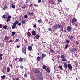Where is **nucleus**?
Wrapping results in <instances>:
<instances>
[{"mask_svg": "<svg viewBox=\"0 0 80 80\" xmlns=\"http://www.w3.org/2000/svg\"><path fill=\"white\" fill-rule=\"evenodd\" d=\"M28 50L29 51H30L31 50H32V47L31 46H29L28 47Z\"/></svg>", "mask_w": 80, "mask_h": 80, "instance_id": "10", "label": "nucleus"}, {"mask_svg": "<svg viewBox=\"0 0 80 80\" xmlns=\"http://www.w3.org/2000/svg\"><path fill=\"white\" fill-rule=\"evenodd\" d=\"M10 18H8L7 19V22H9V21H10Z\"/></svg>", "mask_w": 80, "mask_h": 80, "instance_id": "40", "label": "nucleus"}, {"mask_svg": "<svg viewBox=\"0 0 80 80\" xmlns=\"http://www.w3.org/2000/svg\"><path fill=\"white\" fill-rule=\"evenodd\" d=\"M61 57L62 59H63L64 58H65V55H61Z\"/></svg>", "mask_w": 80, "mask_h": 80, "instance_id": "31", "label": "nucleus"}, {"mask_svg": "<svg viewBox=\"0 0 80 80\" xmlns=\"http://www.w3.org/2000/svg\"><path fill=\"white\" fill-rule=\"evenodd\" d=\"M33 27L34 28H36V25H34Z\"/></svg>", "mask_w": 80, "mask_h": 80, "instance_id": "56", "label": "nucleus"}, {"mask_svg": "<svg viewBox=\"0 0 80 80\" xmlns=\"http://www.w3.org/2000/svg\"><path fill=\"white\" fill-rule=\"evenodd\" d=\"M29 2V0H26V1L25 3L27 4V3H28V2Z\"/></svg>", "mask_w": 80, "mask_h": 80, "instance_id": "38", "label": "nucleus"}, {"mask_svg": "<svg viewBox=\"0 0 80 80\" xmlns=\"http://www.w3.org/2000/svg\"><path fill=\"white\" fill-rule=\"evenodd\" d=\"M43 69H46V68H47V67H46V66L45 65L43 66Z\"/></svg>", "mask_w": 80, "mask_h": 80, "instance_id": "37", "label": "nucleus"}, {"mask_svg": "<svg viewBox=\"0 0 80 80\" xmlns=\"http://www.w3.org/2000/svg\"><path fill=\"white\" fill-rule=\"evenodd\" d=\"M68 67L69 70H72V66L70 65V64H68Z\"/></svg>", "mask_w": 80, "mask_h": 80, "instance_id": "4", "label": "nucleus"}, {"mask_svg": "<svg viewBox=\"0 0 80 80\" xmlns=\"http://www.w3.org/2000/svg\"><path fill=\"white\" fill-rule=\"evenodd\" d=\"M15 23V25H17L18 24V21H16L15 22V23Z\"/></svg>", "mask_w": 80, "mask_h": 80, "instance_id": "25", "label": "nucleus"}, {"mask_svg": "<svg viewBox=\"0 0 80 80\" xmlns=\"http://www.w3.org/2000/svg\"><path fill=\"white\" fill-rule=\"evenodd\" d=\"M34 6H35V7H38V5H34Z\"/></svg>", "mask_w": 80, "mask_h": 80, "instance_id": "60", "label": "nucleus"}, {"mask_svg": "<svg viewBox=\"0 0 80 80\" xmlns=\"http://www.w3.org/2000/svg\"><path fill=\"white\" fill-rule=\"evenodd\" d=\"M46 57V55L44 54H42V58H44V57Z\"/></svg>", "mask_w": 80, "mask_h": 80, "instance_id": "18", "label": "nucleus"}, {"mask_svg": "<svg viewBox=\"0 0 80 80\" xmlns=\"http://www.w3.org/2000/svg\"><path fill=\"white\" fill-rule=\"evenodd\" d=\"M15 35V32H12V35H13V36H14Z\"/></svg>", "mask_w": 80, "mask_h": 80, "instance_id": "29", "label": "nucleus"}, {"mask_svg": "<svg viewBox=\"0 0 80 80\" xmlns=\"http://www.w3.org/2000/svg\"><path fill=\"white\" fill-rule=\"evenodd\" d=\"M21 68H22V69H23V66H21Z\"/></svg>", "mask_w": 80, "mask_h": 80, "instance_id": "58", "label": "nucleus"}, {"mask_svg": "<svg viewBox=\"0 0 80 80\" xmlns=\"http://www.w3.org/2000/svg\"><path fill=\"white\" fill-rule=\"evenodd\" d=\"M0 57H3V54H0Z\"/></svg>", "mask_w": 80, "mask_h": 80, "instance_id": "57", "label": "nucleus"}, {"mask_svg": "<svg viewBox=\"0 0 80 80\" xmlns=\"http://www.w3.org/2000/svg\"><path fill=\"white\" fill-rule=\"evenodd\" d=\"M76 44H77V45H78V44H79V43H78V42L77 41H76Z\"/></svg>", "mask_w": 80, "mask_h": 80, "instance_id": "51", "label": "nucleus"}, {"mask_svg": "<svg viewBox=\"0 0 80 80\" xmlns=\"http://www.w3.org/2000/svg\"><path fill=\"white\" fill-rule=\"evenodd\" d=\"M28 34L29 37H31V36H32V35L30 32H28Z\"/></svg>", "mask_w": 80, "mask_h": 80, "instance_id": "28", "label": "nucleus"}, {"mask_svg": "<svg viewBox=\"0 0 80 80\" xmlns=\"http://www.w3.org/2000/svg\"><path fill=\"white\" fill-rule=\"evenodd\" d=\"M9 67H11V68H12V65L10 64H9Z\"/></svg>", "mask_w": 80, "mask_h": 80, "instance_id": "45", "label": "nucleus"}, {"mask_svg": "<svg viewBox=\"0 0 80 80\" xmlns=\"http://www.w3.org/2000/svg\"><path fill=\"white\" fill-rule=\"evenodd\" d=\"M75 26L76 27H77V26H78V25H77V24H75Z\"/></svg>", "mask_w": 80, "mask_h": 80, "instance_id": "64", "label": "nucleus"}, {"mask_svg": "<svg viewBox=\"0 0 80 80\" xmlns=\"http://www.w3.org/2000/svg\"><path fill=\"white\" fill-rule=\"evenodd\" d=\"M66 43H70V41L68 40L67 39Z\"/></svg>", "mask_w": 80, "mask_h": 80, "instance_id": "32", "label": "nucleus"}, {"mask_svg": "<svg viewBox=\"0 0 80 80\" xmlns=\"http://www.w3.org/2000/svg\"><path fill=\"white\" fill-rule=\"evenodd\" d=\"M61 31H63V28H61Z\"/></svg>", "mask_w": 80, "mask_h": 80, "instance_id": "49", "label": "nucleus"}, {"mask_svg": "<svg viewBox=\"0 0 80 80\" xmlns=\"http://www.w3.org/2000/svg\"><path fill=\"white\" fill-rule=\"evenodd\" d=\"M41 2H42V1L41 0H38V2L39 3H41Z\"/></svg>", "mask_w": 80, "mask_h": 80, "instance_id": "42", "label": "nucleus"}, {"mask_svg": "<svg viewBox=\"0 0 80 80\" xmlns=\"http://www.w3.org/2000/svg\"><path fill=\"white\" fill-rule=\"evenodd\" d=\"M22 53H23V52H24V54L25 55L26 54V51H27V49H26V48L25 47H23L22 48Z\"/></svg>", "mask_w": 80, "mask_h": 80, "instance_id": "1", "label": "nucleus"}, {"mask_svg": "<svg viewBox=\"0 0 80 80\" xmlns=\"http://www.w3.org/2000/svg\"><path fill=\"white\" fill-rule=\"evenodd\" d=\"M12 42V40H10L9 41V43H10V42Z\"/></svg>", "mask_w": 80, "mask_h": 80, "instance_id": "62", "label": "nucleus"}, {"mask_svg": "<svg viewBox=\"0 0 80 80\" xmlns=\"http://www.w3.org/2000/svg\"><path fill=\"white\" fill-rule=\"evenodd\" d=\"M18 25H19V26H20V25H21V23H19L18 24Z\"/></svg>", "mask_w": 80, "mask_h": 80, "instance_id": "61", "label": "nucleus"}, {"mask_svg": "<svg viewBox=\"0 0 80 80\" xmlns=\"http://www.w3.org/2000/svg\"><path fill=\"white\" fill-rule=\"evenodd\" d=\"M46 70L48 72H50V69L48 68H46Z\"/></svg>", "mask_w": 80, "mask_h": 80, "instance_id": "21", "label": "nucleus"}, {"mask_svg": "<svg viewBox=\"0 0 80 80\" xmlns=\"http://www.w3.org/2000/svg\"><path fill=\"white\" fill-rule=\"evenodd\" d=\"M59 68H60V69H62V66H60L59 67Z\"/></svg>", "mask_w": 80, "mask_h": 80, "instance_id": "43", "label": "nucleus"}, {"mask_svg": "<svg viewBox=\"0 0 80 80\" xmlns=\"http://www.w3.org/2000/svg\"><path fill=\"white\" fill-rule=\"evenodd\" d=\"M25 21H22V24H24V23H25Z\"/></svg>", "mask_w": 80, "mask_h": 80, "instance_id": "50", "label": "nucleus"}, {"mask_svg": "<svg viewBox=\"0 0 80 80\" xmlns=\"http://www.w3.org/2000/svg\"><path fill=\"white\" fill-rule=\"evenodd\" d=\"M16 80H20V79H19V78H16Z\"/></svg>", "mask_w": 80, "mask_h": 80, "instance_id": "52", "label": "nucleus"}, {"mask_svg": "<svg viewBox=\"0 0 80 80\" xmlns=\"http://www.w3.org/2000/svg\"><path fill=\"white\" fill-rule=\"evenodd\" d=\"M31 47H33V44H31Z\"/></svg>", "mask_w": 80, "mask_h": 80, "instance_id": "63", "label": "nucleus"}, {"mask_svg": "<svg viewBox=\"0 0 80 80\" xmlns=\"http://www.w3.org/2000/svg\"><path fill=\"white\" fill-rule=\"evenodd\" d=\"M38 22H39V23H42L41 19L38 20Z\"/></svg>", "mask_w": 80, "mask_h": 80, "instance_id": "30", "label": "nucleus"}, {"mask_svg": "<svg viewBox=\"0 0 80 80\" xmlns=\"http://www.w3.org/2000/svg\"><path fill=\"white\" fill-rule=\"evenodd\" d=\"M24 60L23 58H20L19 59V61H20V62H22V61H23Z\"/></svg>", "mask_w": 80, "mask_h": 80, "instance_id": "23", "label": "nucleus"}, {"mask_svg": "<svg viewBox=\"0 0 80 80\" xmlns=\"http://www.w3.org/2000/svg\"><path fill=\"white\" fill-rule=\"evenodd\" d=\"M32 34L33 35H36V33H35V31H32Z\"/></svg>", "mask_w": 80, "mask_h": 80, "instance_id": "13", "label": "nucleus"}, {"mask_svg": "<svg viewBox=\"0 0 80 80\" xmlns=\"http://www.w3.org/2000/svg\"><path fill=\"white\" fill-rule=\"evenodd\" d=\"M50 52H51V53H54V50H52V49H51L50 50Z\"/></svg>", "mask_w": 80, "mask_h": 80, "instance_id": "26", "label": "nucleus"}, {"mask_svg": "<svg viewBox=\"0 0 80 80\" xmlns=\"http://www.w3.org/2000/svg\"><path fill=\"white\" fill-rule=\"evenodd\" d=\"M64 66L65 68H67L68 67V65L66 63H64Z\"/></svg>", "mask_w": 80, "mask_h": 80, "instance_id": "14", "label": "nucleus"}, {"mask_svg": "<svg viewBox=\"0 0 80 80\" xmlns=\"http://www.w3.org/2000/svg\"><path fill=\"white\" fill-rule=\"evenodd\" d=\"M5 40H7V41H8V40H9V38L7 36H6L5 38Z\"/></svg>", "mask_w": 80, "mask_h": 80, "instance_id": "11", "label": "nucleus"}, {"mask_svg": "<svg viewBox=\"0 0 80 80\" xmlns=\"http://www.w3.org/2000/svg\"><path fill=\"white\" fill-rule=\"evenodd\" d=\"M54 28H55L56 30H57L58 28V25L55 24L53 27Z\"/></svg>", "mask_w": 80, "mask_h": 80, "instance_id": "9", "label": "nucleus"}, {"mask_svg": "<svg viewBox=\"0 0 80 80\" xmlns=\"http://www.w3.org/2000/svg\"><path fill=\"white\" fill-rule=\"evenodd\" d=\"M2 24H0V28H2Z\"/></svg>", "mask_w": 80, "mask_h": 80, "instance_id": "53", "label": "nucleus"}, {"mask_svg": "<svg viewBox=\"0 0 80 80\" xmlns=\"http://www.w3.org/2000/svg\"><path fill=\"white\" fill-rule=\"evenodd\" d=\"M58 28H60L61 27H60V24L58 25Z\"/></svg>", "mask_w": 80, "mask_h": 80, "instance_id": "35", "label": "nucleus"}, {"mask_svg": "<svg viewBox=\"0 0 80 80\" xmlns=\"http://www.w3.org/2000/svg\"><path fill=\"white\" fill-rule=\"evenodd\" d=\"M16 47H17V48H19L20 47V46H19V45H17V46Z\"/></svg>", "mask_w": 80, "mask_h": 80, "instance_id": "48", "label": "nucleus"}, {"mask_svg": "<svg viewBox=\"0 0 80 80\" xmlns=\"http://www.w3.org/2000/svg\"><path fill=\"white\" fill-rule=\"evenodd\" d=\"M5 15H3V16H2V18H5Z\"/></svg>", "mask_w": 80, "mask_h": 80, "instance_id": "44", "label": "nucleus"}, {"mask_svg": "<svg viewBox=\"0 0 80 80\" xmlns=\"http://www.w3.org/2000/svg\"><path fill=\"white\" fill-rule=\"evenodd\" d=\"M7 8V6L6 5H5L4 6V7L3 8V10H6Z\"/></svg>", "mask_w": 80, "mask_h": 80, "instance_id": "20", "label": "nucleus"}, {"mask_svg": "<svg viewBox=\"0 0 80 80\" xmlns=\"http://www.w3.org/2000/svg\"><path fill=\"white\" fill-rule=\"evenodd\" d=\"M67 29L68 30V31H71V30H72L70 26H68V27Z\"/></svg>", "mask_w": 80, "mask_h": 80, "instance_id": "15", "label": "nucleus"}, {"mask_svg": "<svg viewBox=\"0 0 80 80\" xmlns=\"http://www.w3.org/2000/svg\"><path fill=\"white\" fill-rule=\"evenodd\" d=\"M27 76H28V75L27 74V73H25L24 74V77H27Z\"/></svg>", "mask_w": 80, "mask_h": 80, "instance_id": "36", "label": "nucleus"}, {"mask_svg": "<svg viewBox=\"0 0 80 80\" xmlns=\"http://www.w3.org/2000/svg\"><path fill=\"white\" fill-rule=\"evenodd\" d=\"M69 38L70 39V40H72L73 39V37L72 36H69Z\"/></svg>", "mask_w": 80, "mask_h": 80, "instance_id": "12", "label": "nucleus"}, {"mask_svg": "<svg viewBox=\"0 0 80 80\" xmlns=\"http://www.w3.org/2000/svg\"><path fill=\"white\" fill-rule=\"evenodd\" d=\"M15 27H16V25L15 23H13V25L12 26V29H15Z\"/></svg>", "mask_w": 80, "mask_h": 80, "instance_id": "6", "label": "nucleus"}, {"mask_svg": "<svg viewBox=\"0 0 80 80\" xmlns=\"http://www.w3.org/2000/svg\"><path fill=\"white\" fill-rule=\"evenodd\" d=\"M51 2L52 4H54L55 3V1H51Z\"/></svg>", "mask_w": 80, "mask_h": 80, "instance_id": "27", "label": "nucleus"}, {"mask_svg": "<svg viewBox=\"0 0 80 80\" xmlns=\"http://www.w3.org/2000/svg\"><path fill=\"white\" fill-rule=\"evenodd\" d=\"M28 15H32V16H35V14L33 12H30L28 13Z\"/></svg>", "mask_w": 80, "mask_h": 80, "instance_id": "3", "label": "nucleus"}, {"mask_svg": "<svg viewBox=\"0 0 80 80\" xmlns=\"http://www.w3.org/2000/svg\"><path fill=\"white\" fill-rule=\"evenodd\" d=\"M39 80H43V78H42V77H41V78H39Z\"/></svg>", "mask_w": 80, "mask_h": 80, "instance_id": "41", "label": "nucleus"}, {"mask_svg": "<svg viewBox=\"0 0 80 80\" xmlns=\"http://www.w3.org/2000/svg\"><path fill=\"white\" fill-rule=\"evenodd\" d=\"M1 78H2V79H5V75H4L1 76Z\"/></svg>", "mask_w": 80, "mask_h": 80, "instance_id": "24", "label": "nucleus"}, {"mask_svg": "<svg viewBox=\"0 0 80 80\" xmlns=\"http://www.w3.org/2000/svg\"><path fill=\"white\" fill-rule=\"evenodd\" d=\"M36 59H37V61L38 62L39 61H40V60H41V59H42V58L38 56L37 58Z\"/></svg>", "mask_w": 80, "mask_h": 80, "instance_id": "7", "label": "nucleus"}, {"mask_svg": "<svg viewBox=\"0 0 80 80\" xmlns=\"http://www.w3.org/2000/svg\"><path fill=\"white\" fill-rule=\"evenodd\" d=\"M10 71V68L9 67L7 68V72H9Z\"/></svg>", "mask_w": 80, "mask_h": 80, "instance_id": "17", "label": "nucleus"}, {"mask_svg": "<svg viewBox=\"0 0 80 80\" xmlns=\"http://www.w3.org/2000/svg\"><path fill=\"white\" fill-rule=\"evenodd\" d=\"M48 30L49 31H51L52 30V28H49L48 29Z\"/></svg>", "mask_w": 80, "mask_h": 80, "instance_id": "54", "label": "nucleus"}, {"mask_svg": "<svg viewBox=\"0 0 80 80\" xmlns=\"http://www.w3.org/2000/svg\"><path fill=\"white\" fill-rule=\"evenodd\" d=\"M16 43H18L19 42L20 40L18 39H16Z\"/></svg>", "mask_w": 80, "mask_h": 80, "instance_id": "33", "label": "nucleus"}, {"mask_svg": "<svg viewBox=\"0 0 80 80\" xmlns=\"http://www.w3.org/2000/svg\"><path fill=\"white\" fill-rule=\"evenodd\" d=\"M8 18H11V16H9L8 17Z\"/></svg>", "mask_w": 80, "mask_h": 80, "instance_id": "59", "label": "nucleus"}, {"mask_svg": "<svg viewBox=\"0 0 80 80\" xmlns=\"http://www.w3.org/2000/svg\"><path fill=\"white\" fill-rule=\"evenodd\" d=\"M64 32H67V29H66V28L64 29Z\"/></svg>", "mask_w": 80, "mask_h": 80, "instance_id": "46", "label": "nucleus"}, {"mask_svg": "<svg viewBox=\"0 0 80 80\" xmlns=\"http://www.w3.org/2000/svg\"><path fill=\"white\" fill-rule=\"evenodd\" d=\"M7 28H8V27H7V25H5L3 27V28H4V29H7Z\"/></svg>", "mask_w": 80, "mask_h": 80, "instance_id": "22", "label": "nucleus"}, {"mask_svg": "<svg viewBox=\"0 0 80 80\" xmlns=\"http://www.w3.org/2000/svg\"><path fill=\"white\" fill-rule=\"evenodd\" d=\"M77 22V19L76 18H73L72 19V23L73 25Z\"/></svg>", "mask_w": 80, "mask_h": 80, "instance_id": "2", "label": "nucleus"}, {"mask_svg": "<svg viewBox=\"0 0 80 80\" xmlns=\"http://www.w3.org/2000/svg\"><path fill=\"white\" fill-rule=\"evenodd\" d=\"M69 45H68V44H66V46L65 47V49H67V48H68V46Z\"/></svg>", "mask_w": 80, "mask_h": 80, "instance_id": "19", "label": "nucleus"}, {"mask_svg": "<svg viewBox=\"0 0 80 80\" xmlns=\"http://www.w3.org/2000/svg\"><path fill=\"white\" fill-rule=\"evenodd\" d=\"M11 7H12V8H15V5L12 4L11 5Z\"/></svg>", "mask_w": 80, "mask_h": 80, "instance_id": "16", "label": "nucleus"}, {"mask_svg": "<svg viewBox=\"0 0 80 80\" xmlns=\"http://www.w3.org/2000/svg\"><path fill=\"white\" fill-rule=\"evenodd\" d=\"M74 50L75 51V52H76V51H77V48H74Z\"/></svg>", "mask_w": 80, "mask_h": 80, "instance_id": "47", "label": "nucleus"}, {"mask_svg": "<svg viewBox=\"0 0 80 80\" xmlns=\"http://www.w3.org/2000/svg\"><path fill=\"white\" fill-rule=\"evenodd\" d=\"M58 1L59 2H62V0H58Z\"/></svg>", "mask_w": 80, "mask_h": 80, "instance_id": "55", "label": "nucleus"}, {"mask_svg": "<svg viewBox=\"0 0 80 80\" xmlns=\"http://www.w3.org/2000/svg\"><path fill=\"white\" fill-rule=\"evenodd\" d=\"M62 62H65V61H66V60H67V59H65V58H62Z\"/></svg>", "mask_w": 80, "mask_h": 80, "instance_id": "34", "label": "nucleus"}, {"mask_svg": "<svg viewBox=\"0 0 80 80\" xmlns=\"http://www.w3.org/2000/svg\"><path fill=\"white\" fill-rule=\"evenodd\" d=\"M24 18H28V16L27 15L24 16Z\"/></svg>", "mask_w": 80, "mask_h": 80, "instance_id": "39", "label": "nucleus"}, {"mask_svg": "<svg viewBox=\"0 0 80 80\" xmlns=\"http://www.w3.org/2000/svg\"><path fill=\"white\" fill-rule=\"evenodd\" d=\"M40 36L39 35L37 34L35 36V38L36 39H39L40 38Z\"/></svg>", "mask_w": 80, "mask_h": 80, "instance_id": "8", "label": "nucleus"}, {"mask_svg": "<svg viewBox=\"0 0 80 80\" xmlns=\"http://www.w3.org/2000/svg\"><path fill=\"white\" fill-rule=\"evenodd\" d=\"M34 72L35 73H40V71H39V70H38V69H35Z\"/></svg>", "mask_w": 80, "mask_h": 80, "instance_id": "5", "label": "nucleus"}]
</instances>
